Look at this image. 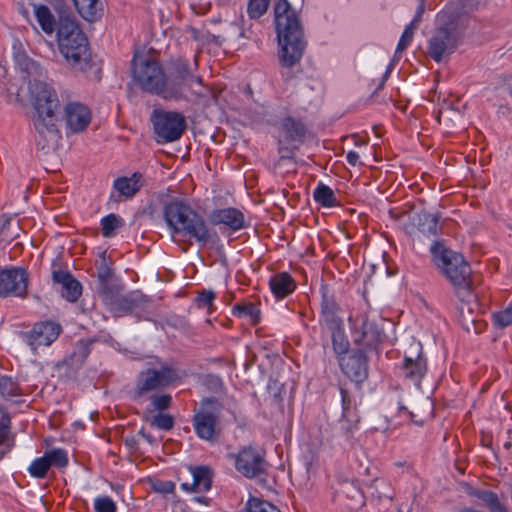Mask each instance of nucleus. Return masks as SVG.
Masks as SVG:
<instances>
[{
    "label": "nucleus",
    "instance_id": "nucleus-1",
    "mask_svg": "<svg viewBox=\"0 0 512 512\" xmlns=\"http://www.w3.org/2000/svg\"><path fill=\"white\" fill-rule=\"evenodd\" d=\"M29 93L36 110L34 127L37 148L49 149L59 138L55 115L59 107L56 91L48 83L34 79L29 81Z\"/></svg>",
    "mask_w": 512,
    "mask_h": 512
},
{
    "label": "nucleus",
    "instance_id": "nucleus-2",
    "mask_svg": "<svg viewBox=\"0 0 512 512\" xmlns=\"http://www.w3.org/2000/svg\"><path fill=\"white\" fill-rule=\"evenodd\" d=\"M275 26L282 46L281 63L293 67L300 62L306 48L299 14L288 0H278L274 6Z\"/></svg>",
    "mask_w": 512,
    "mask_h": 512
},
{
    "label": "nucleus",
    "instance_id": "nucleus-3",
    "mask_svg": "<svg viewBox=\"0 0 512 512\" xmlns=\"http://www.w3.org/2000/svg\"><path fill=\"white\" fill-rule=\"evenodd\" d=\"M437 265L446 278L456 289L461 302L459 312L462 317L466 313L473 314L477 307L476 295L472 291L471 267L464 257L450 249H443L438 257Z\"/></svg>",
    "mask_w": 512,
    "mask_h": 512
},
{
    "label": "nucleus",
    "instance_id": "nucleus-4",
    "mask_svg": "<svg viewBox=\"0 0 512 512\" xmlns=\"http://www.w3.org/2000/svg\"><path fill=\"white\" fill-rule=\"evenodd\" d=\"M60 53L75 71L85 72L93 61L88 39L78 22L71 17H61L57 28Z\"/></svg>",
    "mask_w": 512,
    "mask_h": 512
},
{
    "label": "nucleus",
    "instance_id": "nucleus-5",
    "mask_svg": "<svg viewBox=\"0 0 512 512\" xmlns=\"http://www.w3.org/2000/svg\"><path fill=\"white\" fill-rule=\"evenodd\" d=\"M164 220L173 234H183L206 245L210 231L204 219L183 199H172L164 204Z\"/></svg>",
    "mask_w": 512,
    "mask_h": 512
},
{
    "label": "nucleus",
    "instance_id": "nucleus-6",
    "mask_svg": "<svg viewBox=\"0 0 512 512\" xmlns=\"http://www.w3.org/2000/svg\"><path fill=\"white\" fill-rule=\"evenodd\" d=\"M212 95L211 89L206 86L202 78L191 72L187 60H178L174 64V71L170 74V82L164 100H174L199 103Z\"/></svg>",
    "mask_w": 512,
    "mask_h": 512
},
{
    "label": "nucleus",
    "instance_id": "nucleus-7",
    "mask_svg": "<svg viewBox=\"0 0 512 512\" xmlns=\"http://www.w3.org/2000/svg\"><path fill=\"white\" fill-rule=\"evenodd\" d=\"M132 78L141 91L164 99L170 82L162 64L153 57L134 55L131 62Z\"/></svg>",
    "mask_w": 512,
    "mask_h": 512
},
{
    "label": "nucleus",
    "instance_id": "nucleus-8",
    "mask_svg": "<svg viewBox=\"0 0 512 512\" xmlns=\"http://www.w3.org/2000/svg\"><path fill=\"white\" fill-rule=\"evenodd\" d=\"M222 409V402L215 397L201 400L199 409L194 411L192 417V425L198 438L211 443L220 438Z\"/></svg>",
    "mask_w": 512,
    "mask_h": 512
},
{
    "label": "nucleus",
    "instance_id": "nucleus-9",
    "mask_svg": "<svg viewBox=\"0 0 512 512\" xmlns=\"http://www.w3.org/2000/svg\"><path fill=\"white\" fill-rule=\"evenodd\" d=\"M307 127L301 119L284 117L279 124L278 154L280 160H292L304 143Z\"/></svg>",
    "mask_w": 512,
    "mask_h": 512
},
{
    "label": "nucleus",
    "instance_id": "nucleus-10",
    "mask_svg": "<svg viewBox=\"0 0 512 512\" xmlns=\"http://www.w3.org/2000/svg\"><path fill=\"white\" fill-rule=\"evenodd\" d=\"M154 131L163 142H174L186 130L185 117L176 111L154 110L151 116Z\"/></svg>",
    "mask_w": 512,
    "mask_h": 512
},
{
    "label": "nucleus",
    "instance_id": "nucleus-11",
    "mask_svg": "<svg viewBox=\"0 0 512 512\" xmlns=\"http://www.w3.org/2000/svg\"><path fill=\"white\" fill-rule=\"evenodd\" d=\"M180 379L177 371L170 366L160 369H147L142 371L137 379L134 391L135 398H142L150 391L169 387Z\"/></svg>",
    "mask_w": 512,
    "mask_h": 512
},
{
    "label": "nucleus",
    "instance_id": "nucleus-12",
    "mask_svg": "<svg viewBox=\"0 0 512 512\" xmlns=\"http://www.w3.org/2000/svg\"><path fill=\"white\" fill-rule=\"evenodd\" d=\"M29 273L21 267L0 269V297L25 298L28 294Z\"/></svg>",
    "mask_w": 512,
    "mask_h": 512
},
{
    "label": "nucleus",
    "instance_id": "nucleus-13",
    "mask_svg": "<svg viewBox=\"0 0 512 512\" xmlns=\"http://www.w3.org/2000/svg\"><path fill=\"white\" fill-rule=\"evenodd\" d=\"M62 333V326L55 321L45 320L36 322L29 331L22 333L23 340L33 353L41 346H50Z\"/></svg>",
    "mask_w": 512,
    "mask_h": 512
},
{
    "label": "nucleus",
    "instance_id": "nucleus-14",
    "mask_svg": "<svg viewBox=\"0 0 512 512\" xmlns=\"http://www.w3.org/2000/svg\"><path fill=\"white\" fill-rule=\"evenodd\" d=\"M338 361L341 372L357 386H361L369 376V361L367 352L354 349L347 355H342Z\"/></svg>",
    "mask_w": 512,
    "mask_h": 512
},
{
    "label": "nucleus",
    "instance_id": "nucleus-15",
    "mask_svg": "<svg viewBox=\"0 0 512 512\" xmlns=\"http://www.w3.org/2000/svg\"><path fill=\"white\" fill-rule=\"evenodd\" d=\"M353 341L367 353L377 350L382 341V331L375 322L370 321L366 314L359 315L355 318V324L352 331Z\"/></svg>",
    "mask_w": 512,
    "mask_h": 512
},
{
    "label": "nucleus",
    "instance_id": "nucleus-16",
    "mask_svg": "<svg viewBox=\"0 0 512 512\" xmlns=\"http://www.w3.org/2000/svg\"><path fill=\"white\" fill-rule=\"evenodd\" d=\"M458 42L459 38L452 24L438 27L429 40L428 54L434 61L441 62L445 56L454 52Z\"/></svg>",
    "mask_w": 512,
    "mask_h": 512
},
{
    "label": "nucleus",
    "instance_id": "nucleus-17",
    "mask_svg": "<svg viewBox=\"0 0 512 512\" xmlns=\"http://www.w3.org/2000/svg\"><path fill=\"white\" fill-rule=\"evenodd\" d=\"M319 324L321 328H337L343 326V310L338 303L335 291L328 285L320 288Z\"/></svg>",
    "mask_w": 512,
    "mask_h": 512
},
{
    "label": "nucleus",
    "instance_id": "nucleus-18",
    "mask_svg": "<svg viewBox=\"0 0 512 512\" xmlns=\"http://www.w3.org/2000/svg\"><path fill=\"white\" fill-rule=\"evenodd\" d=\"M235 468L246 478H255L265 472V452L253 446L243 447L234 455Z\"/></svg>",
    "mask_w": 512,
    "mask_h": 512
},
{
    "label": "nucleus",
    "instance_id": "nucleus-19",
    "mask_svg": "<svg viewBox=\"0 0 512 512\" xmlns=\"http://www.w3.org/2000/svg\"><path fill=\"white\" fill-rule=\"evenodd\" d=\"M192 475L191 481L181 483L182 490L189 493L207 492L212 487L213 470L206 465L189 466Z\"/></svg>",
    "mask_w": 512,
    "mask_h": 512
},
{
    "label": "nucleus",
    "instance_id": "nucleus-20",
    "mask_svg": "<svg viewBox=\"0 0 512 512\" xmlns=\"http://www.w3.org/2000/svg\"><path fill=\"white\" fill-rule=\"evenodd\" d=\"M64 118L71 132H83L91 122V111L82 103L71 102L65 106Z\"/></svg>",
    "mask_w": 512,
    "mask_h": 512
},
{
    "label": "nucleus",
    "instance_id": "nucleus-21",
    "mask_svg": "<svg viewBox=\"0 0 512 512\" xmlns=\"http://www.w3.org/2000/svg\"><path fill=\"white\" fill-rule=\"evenodd\" d=\"M210 220L213 225H224L232 231L246 227L243 212L234 207L214 210L210 215Z\"/></svg>",
    "mask_w": 512,
    "mask_h": 512
},
{
    "label": "nucleus",
    "instance_id": "nucleus-22",
    "mask_svg": "<svg viewBox=\"0 0 512 512\" xmlns=\"http://www.w3.org/2000/svg\"><path fill=\"white\" fill-rule=\"evenodd\" d=\"M54 283L61 285V295L69 302H76L82 294V286L70 272L54 270L52 272Z\"/></svg>",
    "mask_w": 512,
    "mask_h": 512
},
{
    "label": "nucleus",
    "instance_id": "nucleus-23",
    "mask_svg": "<svg viewBox=\"0 0 512 512\" xmlns=\"http://www.w3.org/2000/svg\"><path fill=\"white\" fill-rule=\"evenodd\" d=\"M414 355L405 356L402 369L407 379L419 382L427 372V361L423 355L422 347L418 344Z\"/></svg>",
    "mask_w": 512,
    "mask_h": 512
},
{
    "label": "nucleus",
    "instance_id": "nucleus-24",
    "mask_svg": "<svg viewBox=\"0 0 512 512\" xmlns=\"http://www.w3.org/2000/svg\"><path fill=\"white\" fill-rule=\"evenodd\" d=\"M269 287L274 297L282 300L295 291L297 284L288 272H279L270 278Z\"/></svg>",
    "mask_w": 512,
    "mask_h": 512
},
{
    "label": "nucleus",
    "instance_id": "nucleus-25",
    "mask_svg": "<svg viewBox=\"0 0 512 512\" xmlns=\"http://www.w3.org/2000/svg\"><path fill=\"white\" fill-rule=\"evenodd\" d=\"M73 4L78 14L87 22H96L103 15L101 0H73Z\"/></svg>",
    "mask_w": 512,
    "mask_h": 512
},
{
    "label": "nucleus",
    "instance_id": "nucleus-26",
    "mask_svg": "<svg viewBox=\"0 0 512 512\" xmlns=\"http://www.w3.org/2000/svg\"><path fill=\"white\" fill-rule=\"evenodd\" d=\"M142 174L134 173L131 177H119L114 180L113 187L124 198L133 197L142 187Z\"/></svg>",
    "mask_w": 512,
    "mask_h": 512
},
{
    "label": "nucleus",
    "instance_id": "nucleus-27",
    "mask_svg": "<svg viewBox=\"0 0 512 512\" xmlns=\"http://www.w3.org/2000/svg\"><path fill=\"white\" fill-rule=\"evenodd\" d=\"M328 330L331 332L333 351L336 354L337 360H339L342 355L349 354L350 343L345 335L343 326L329 328Z\"/></svg>",
    "mask_w": 512,
    "mask_h": 512
},
{
    "label": "nucleus",
    "instance_id": "nucleus-28",
    "mask_svg": "<svg viewBox=\"0 0 512 512\" xmlns=\"http://www.w3.org/2000/svg\"><path fill=\"white\" fill-rule=\"evenodd\" d=\"M151 411L148 409L146 413L143 416V420L151 427L163 430V431H170L173 429L175 424L174 417L165 412H158L154 415H150Z\"/></svg>",
    "mask_w": 512,
    "mask_h": 512
},
{
    "label": "nucleus",
    "instance_id": "nucleus-29",
    "mask_svg": "<svg viewBox=\"0 0 512 512\" xmlns=\"http://www.w3.org/2000/svg\"><path fill=\"white\" fill-rule=\"evenodd\" d=\"M468 494L471 497L478 499L483 506L489 509L490 512L497 511L503 505L500 502L498 495L489 490L472 488L469 490Z\"/></svg>",
    "mask_w": 512,
    "mask_h": 512
},
{
    "label": "nucleus",
    "instance_id": "nucleus-30",
    "mask_svg": "<svg viewBox=\"0 0 512 512\" xmlns=\"http://www.w3.org/2000/svg\"><path fill=\"white\" fill-rule=\"evenodd\" d=\"M35 17L44 33L51 35L55 31V17L46 5L34 6Z\"/></svg>",
    "mask_w": 512,
    "mask_h": 512
},
{
    "label": "nucleus",
    "instance_id": "nucleus-31",
    "mask_svg": "<svg viewBox=\"0 0 512 512\" xmlns=\"http://www.w3.org/2000/svg\"><path fill=\"white\" fill-rule=\"evenodd\" d=\"M108 310L114 317H123L131 314L135 308V302L129 297H117L109 301Z\"/></svg>",
    "mask_w": 512,
    "mask_h": 512
},
{
    "label": "nucleus",
    "instance_id": "nucleus-32",
    "mask_svg": "<svg viewBox=\"0 0 512 512\" xmlns=\"http://www.w3.org/2000/svg\"><path fill=\"white\" fill-rule=\"evenodd\" d=\"M314 200L323 207L338 205L334 191L327 185L320 183L313 193Z\"/></svg>",
    "mask_w": 512,
    "mask_h": 512
},
{
    "label": "nucleus",
    "instance_id": "nucleus-33",
    "mask_svg": "<svg viewBox=\"0 0 512 512\" xmlns=\"http://www.w3.org/2000/svg\"><path fill=\"white\" fill-rule=\"evenodd\" d=\"M232 313L236 317H249L253 325H256L260 320V310L252 302L236 304L233 307Z\"/></svg>",
    "mask_w": 512,
    "mask_h": 512
},
{
    "label": "nucleus",
    "instance_id": "nucleus-34",
    "mask_svg": "<svg viewBox=\"0 0 512 512\" xmlns=\"http://www.w3.org/2000/svg\"><path fill=\"white\" fill-rule=\"evenodd\" d=\"M419 231L426 236H436L439 233L440 227L438 217L433 214L425 213L419 216L418 222Z\"/></svg>",
    "mask_w": 512,
    "mask_h": 512
},
{
    "label": "nucleus",
    "instance_id": "nucleus-35",
    "mask_svg": "<svg viewBox=\"0 0 512 512\" xmlns=\"http://www.w3.org/2000/svg\"><path fill=\"white\" fill-rule=\"evenodd\" d=\"M123 225V219L120 216L111 213L101 219L102 235L106 238L113 237L116 234V231Z\"/></svg>",
    "mask_w": 512,
    "mask_h": 512
},
{
    "label": "nucleus",
    "instance_id": "nucleus-36",
    "mask_svg": "<svg viewBox=\"0 0 512 512\" xmlns=\"http://www.w3.org/2000/svg\"><path fill=\"white\" fill-rule=\"evenodd\" d=\"M22 395V390L15 380L9 376H0V396L5 400Z\"/></svg>",
    "mask_w": 512,
    "mask_h": 512
},
{
    "label": "nucleus",
    "instance_id": "nucleus-37",
    "mask_svg": "<svg viewBox=\"0 0 512 512\" xmlns=\"http://www.w3.org/2000/svg\"><path fill=\"white\" fill-rule=\"evenodd\" d=\"M44 457L49 462L50 468H65L69 462L67 452L61 448H54L45 451Z\"/></svg>",
    "mask_w": 512,
    "mask_h": 512
},
{
    "label": "nucleus",
    "instance_id": "nucleus-38",
    "mask_svg": "<svg viewBox=\"0 0 512 512\" xmlns=\"http://www.w3.org/2000/svg\"><path fill=\"white\" fill-rule=\"evenodd\" d=\"M247 512H281L275 505L269 501L252 497L246 504Z\"/></svg>",
    "mask_w": 512,
    "mask_h": 512
},
{
    "label": "nucleus",
    "instance_id": "nucleus-39",
    "mask_svg": "<svg viewBox=\"0 0 512 512\" xmlns=\"http://www.w3.org/2000/svg\"><path fill=\"white\" fill-rule=\"evenodd\" d=\"M49 462L44 457H38L36 458L29 466L28 471L29 474L37 479H44L46 478L48 471H49Z\"/></svg>",
    "mask_w": 512,
    "mask_h": 512
},
{
    "label": "nucleus",
    "instance_id": "nucleus-40",
    "mask_svg": "<svg viewBox=\"0 0 512 512\" xmlns=\"http://www.w3.org/2000/svg\"><path fill=\"white\" fill-rule=\"evenodd\" d=\"M92 344L91 340H80L75 347L74 352L71 354L70 359L72 363L83 364L89 356Z\"/></svg>",
    "mask_w": 512,
    "mask_h": 512
},
{
    "label": "nucleus",
    "instance_id": "nucleus-41",
    "mask_svg": "<svg viewBox=\"0 0 512 512\" xmlns=\"http://www.w3.org/2000/svg\"><path fill=\"white\" fill-rule=\"evenodd\" d=\"M150 405L152 406V411L157 412H165L172 406V396L168 393L162 394H153L150 396Z\"/></svg>",
    "mask_w": 512,
    "mask_h": 512
},
{
    "label": "nucleus",
    "instance_id": "nucleus-42",
    "mask_svg": "<svg viewBox=\"0 0 512 512\" xmlns=\"http://www.w3.org/2000/svg\"><path fill=\"white\" fill-rule=\"evenodd\" d=\"M269 4L270 0H249L247 4L249 18L259 19L267 12Z\"/></svg>",
    "mask_w": 512,
    "mask_h": 512
},
{
    "label": "nucleus",
    "instance_id": "nucleus-43",
    "mask_svg": "<svg viewBox=\"0 0 512 512\" xmlns=\"http://www.w3.org/2000/svg\"><path fill=\"white\" fill-rule=\"evenodd\" d=\"M493 320L494 323L501 328L512 324V300L506 309L493 314Z\"/></svg>",
    "mask_w": 512,
    "mask_h": 512
},
{
    "label": "nucleus",
    "instance_id": "nucleus-44",
    "mask_svg": "<svg viewBox=\"0 0 512 512\" xmlns=\"http://www.w3.org/2000/svg\"><path fill=\"white\" fill-rule=\"evenodd\" d=\"M11 418L7 410L0 406V445H2L9 434Z\"/></svg>",
    "mask_w": 512,
    "mask_h": 512
},
{
    "label": "nucleus",
    "instance_id": "nucleus-45",
    "mask_svg": "<svg viewBox=\"0 0 512 512\" xmlns=\"http://www.w3.org/2000/svg\"><path fill=\"white\" fill-rule=\"evenodd\" d=\"M217 295L212 290H202L198 293L196 298L197 304L199 307L207 308L209 313H211L213 308V302L216 299Z\"/></svg>",
    "mask_w": 512,
    "mask_h": 512
},
{
    "label": "nucleus",
    "instance_id": "nucleus-46",
    "mask_svg": "<svg viewBox=\"0 0 512 512\" xmlns=\"http://www.w3.org/2000/svg\"><path fill=\"white\" fill-rule=\"evenodd\" d=\"M94 509L96 512H116L115 502L109 496H102L95 499Z\"/></svg>",
    "mask_w": 512,
    "mask_h": 512
},
{
    "label": "nucleus",
    "instance_id": "nucleus-47",
    "mask_svg": "<svg viewBox=\"0 0 512 512\" xmlns=\"http://www.w3.org/2000/svg\"><path fill=\"white\" fill-rule=\"evenodd\" d=\"M342 419L349 424L347 427L348 431L354 429L360 421V417L357 413L356 406L349 409L346 408V410H342Z\"/></svg>",
    "mask_w": 512,
    "mask_h": 512
},
{
    "label": "nucleus",
    "instance_id": "nucleus-48",
    "mask_svg": "<svg viewBox=\"0 0 512 512\" xmlns=\"http://www.w3.org/2000/svg\"><path fill=\"white\" fill-rule=\"evenodd\" d=\"M414 37L413 32H410V29H404L401 38L398 42L397 48H396V54H401L405 49L409 46V44L412 42Z\"/></svg>",
    "mask_w": 512,
    "mask_h": 512
},
{
    "label": "nucleus",
    "instance_id": "nucleus-49",
    "mask_svg": "<svg viewBox=\"0 0 512 512\" xmlns=\"http://www.w3.org/2000/svg\"><path fill=\"white\" fill-rule=\"evenodd\" d=\"M21 68L23 71L27 72L28 76L40 73L39 64L28 58L21 64Z\"/></svg>",
    "mask_w": 512,
    "mask_h": 512
},
{
    "label": "nucleus",
    "instance_id": "nucleus-50",
    "mask_svg": "<svg viewBox=\"0 0 512 512\" xmlns=\"http://www.w3.org/2000/svg\"><path fill=\"white\" fill-rule=\"evenodd\" d=\"M347 495H350L353 500H355V504L358 506L364 505V496L362 492L354 486L348 488Z\"/></svg>",
    "mask_w": 512,
    "mask_h": 512
},
{
    "label": "nucleus",
    "instance_id": "nucleus-51",
    "mask_svg": "<svg viewBox=\"0 0 512 512\" xmlns=\"http://www.w3.org/2000/svg\"><path fill=\"white\" fill-rule=\"evenodd\" d=\"M340 394H341V402H342V410H346V408H352L355 405H353L352 398L349 394V392L343 388L340 387Z\"/></svg>",
    "mask_w": 512,
    "mask_h": 512
},
{
    "label": "nucleus",
    "instance_id": "nucleus-52",
    "mask_svg": "<svg viewBox=\"0 0 512 512\" xmlns=\"http://www.w3.org/2000/svg\"><path fill=\"white\" fill-rule=\"evenodd\" d=\"M112 275H113V272H112V269L109 268L108 266L106 265H103L99 271H98V276H99V279L102 281V282H107L108 280H110L112 278Z\"/></svg>",
    "mask_w": 512,
    "mask_h": 512
},
{
    "label": "nucleus",
    "instance_id": "nucleus-53",
    "mask_svg": "<svg viewBox=\"0 0 512 512\" xmlns=\"http://www.w3.org/2000/svg\"><path fill=\"white\" fill-rule=\"evenodd\" d=\"M346 160L352 166L360 164V156L356 151H349L346 154Z\"/></svg>",
    "mask_w": 512,
    "mask_h": 512
},
{
    "label": "nucleus",
    "instance_id": "nucleus-54",
    "mask_svg": "<svg viewBox=\"0 0 512 512\" xmlns=\"http://www.w3.org/2000/svg\"><path fill=\"white\" fill-rule=\"evenodd\" d=\"M174 488H175V484L171 481H168V482L163 483L160 490L165 493H171L174 491Z\"/></svg>",
    "mask_w": 512,
    "mask_h": 512
},
{
    "label": "nucleus",
    "instance_id": "nucleus-55",
    "mask_svg": "<svg viewBox=\"0 0 512 512\" xmlns=\"http://www.w3.org/2000/svg\"><path fill=\"white\" fill-rule=\"evenodd\" d=\"M139 434H140V436H141L142 438H144V439H145L147 442H149L150 444H152V443H153V441H154L153 437H152L150 434L146 433L143 429H141V430L139 431Z\"/></svg>",
    "mask_w": 512,
    "mask_h": 512
},
{
    "label": "nucleus",
    "instance_id": "nucleus-56",
    "mask_svg": "<svg viewBox=\"0 0 512 512\" xmlns=\"http://www.w3.org/2000/svg\"><path fill=\"white\" fill-rule=\"evenodd\" d=\"M194 500L198 503H201V504H204L206 506L209 505L210 503V499L208 497H205V496H199V497H195Z\"/></svg>",
    "mask_w": 512,
    "mask_h": 512
},
{
    "label": "nucleus",
    "instance_id": "nucleus-57",
    "mask_svg": "<svg viewBox=\"0 0 512 512\" xmlns=\"http://www.w3.org/2000/svg\"><path fill=\"white\" fill-rule=\"evenodd\" d=\"M419 23H418V19H413L409 25L406 26L405 29H410V32H413L415 31V29L418 27Z\"/></svg>",
    "mask_w": 512,
    "mask_h": 512
},
{
    "label": "nucleus",
    "instance_id": "nucleus-58",
    "mask_svg": "<svg viewBox=\"0 0 512 512\" xmlns=\"http://www.w3.org/2000/svg\"><path fill=\"white\" fill-rule=\"evenodd\" d=\"M399 409H400L401 411H404L405 413H407L411 421H413V422H415V423H417V424L422 423V421H418V420H416V419L414 418V414H413V412L408 411L405 407H402V406H401Z\"/></svg>",
    "mask_w": 512,
    "mask_h": 512
},
{
    "label": "nucleus",
    "instance_id": "nucleus-59",
    "mask_svg": "<svg viewBox=\"0 0 512 512\" xmlns=\"http://www.w3.org/2000/svg\"><path fill=\"white\" fill-rule=\"evenodd\" d=\"M210 378H211V381H212L215 385L220 386V387L223 385V383H222V381H221L220 377H218V376H211Z\"/></svg>",
    "mask_w": 512,
    "mask_h": 512
},
{
    "label": "nucleus",
    "instance_id": "nucleus-60",
    "mask_svg": "<svg viewBox=\"0 0 512 512\" xmlns=\"http://www.w3.org/2000/svg\"><path fill=\"white\" fill-rule=\"evenodd\" d=\"M423 10H424L423 7L420 6L415 17H414V19H418V23H420V21H421V16H422Z\"/></svg>",
    "mask_w": 512,
    "mask_h": 512
},
{
    "label": "nucleus",
    "instance_id": "nucleus-61",
    "mask_svg": "<svg viewBox=\"0 0 512 512\" xmlns=\"http://www.w3.org/2000/svg\"><path fill=\"white\" fill-rule=\"evenodd\" d=\"M460 512H484V511L476 510L474 508H464V509L460 510Z\"/></svg>",
    "mask_w": 512,
    "mask_h": 512
},
{
    "label": "nucleus",
    "instance_id": "nucleus-62",
    "mask_svg": "<svg viewBox=\"0 0 512 512\" xmlns=\"http://www.w3.org/2000/svg\"><path fill=\"white\" fill-rule=\"evenodd\" d=\"M495 512H509V511L507 510V508L505 507V505H502V506L500 507V509H498V510H497V511H495Z\"/></svg>",
    "mask_w": 512,
    "mask_h": 512
},
{
    "label": "nucleus",
    "instance_id": "nucleus-63",
    "mask_svg": "<svg viewBox=\"0 0 512 512\" xmlns=\"http://www.w3.org/2000/svg\"><path fill=\"white\" fill-rule=\"evenodd\" d=\"M510 446H511V443H510V442H506V443L504 444V447H505L506 449H508Z\"/></svg>",
    "mask_w": 512,
    "mask_h": 512
},
{
    "label": "nucleus",
    "instance_id": "nucleus-64",
    "mask_svg": "<svg viewBox=\"0 0 512 512\" xmlns=\"http://www.w3.org/2000/svg\"><path fill=\"white\" fill-rule=\"evenodd\" d=\"M10 224V221L9 220H6L5 223L3 224V228H5L7 225Z\"/></svg>",
    "mask_w": 512,
    "mask_h": 512
}]
</instances>
